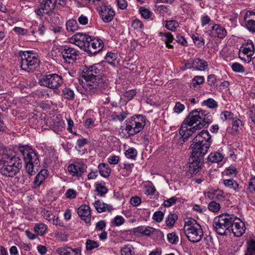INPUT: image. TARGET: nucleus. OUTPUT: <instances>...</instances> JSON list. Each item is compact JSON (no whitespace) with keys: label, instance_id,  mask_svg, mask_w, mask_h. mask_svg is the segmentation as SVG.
I'll use <instances>...</instances> for the list:
<instances>
[{"label":"nucleus","instance_id":"obj_56","mask_svg":"<svg viewBox=\"0 0 255 255\" xmlns=\"http://www.w3.org/2000/svg\"><path fill=\"white\" fill-rule=\"evenodd\" d=\"M217 81L216 76L214 74H211L208 76L207 83L211 87L215 86V83Z\"/></svg>","mask_w":255,"mask_h":255},{"label":"nucleus","instance_id":"obj_48","mask_svg":"<svg viewBox=\"0 0 255 255\" xmlns=\"http://www.w3.org/2000/svg\"><path fill=\"white\" fill-rule=\"evenodd\" d=\"M163 217L164 213L160 211H158L154 213L152 218L156 222L160 223L163 220Z\"/></svg>","mask_w":255,"mask_h":255},{"label":"nucleus","instance_id":"obj_52","mask_svg":"<svg viewBox=\"0 0 255 255\" xmlns=\"http://www.w3.org/2000/svg\"><path fill=\"white\" fill-rule=\"evenodd\" d=\"M177 199L175 197H171L168 199H167L164 202V206L166 207H169L173 205H174Z\"/></svg>","mask_w":255,"mask_h":255},{"label":"nucleus","instance_id":"obj_34","mask_svg":"<svg viewBox=\"0 0 255 255\" xmlns=\"http://www.w3.org/2000/svg\"><path fill=\"white\" fill-rule=\"evenodd\" d=\"M34 232L40 236L44 234L47 230L46 226L42 223L36 224L34 228Z\"/></svg>","mask_w":255,"mask_h":255},{"label":"nucleus","instance_id":"obj_43","mask_svg":"<svg viewBox=\"0 0 255 255\" xmlns=\"http://www.w3.org/2000/svg\"><path fill=\"white\" fill-rule=\"evenodd\" d=\"M231 68L233 71L235 72L243 73L245 72L244 66L237 62L233 63L231 65Z\"/></svg>","mask_w":255,"mask_h":255},{"label":"nucleus","instance_id":"obj_62","mask_svg":"<svg viewBox=\"0 0 255 255\" xmlns=\"http://www.w3.org/2000/svg\"><path fill=\"white\" fill-rule=\"evenodd\" d=\"M76 191L72 189H68L65 193L66 197L70 199L75 198L76 197Z\"/></svg>","mask_w":255,"mask_h":255},{"label":"nucleus","instance_id":"obj_60","mask_svg":"<svg viewBox=\"0 0 255 255\" xmlns=\"http://www.w3.org/2000/svg\"><path fill=\"white\" fill-rule=\"evenodd\" d=\"M127 116V113L124 112H121L119 115H113L112 117L114 120H118L120 121H124Z\"/></svg>","mask_w":255,"mask_h":255},{"label":"nucleus","instance_id":"obj_2","mask_svg":"<svg viewBox=\"0 0 255 255\" xmlns=\"http://www.w3.org/2000/svg\"><path fill=\"white\" fill-rule=\"evenodd\" d=\"M22 164L21 159L11 150L0 154V173L6 177H13L19 172Z\"/></svg>","mask_w":255,"mask_h":255},{"label":"nucleus","instance_id":"obj_1","mask_svg":"<svg viewBox=\"0 0 255 255\" xmlns=\"http://www.w3.org/2000/svg\"><path fill=\"white\" fill-rule=\"evenodd\" d=\"M212 122V116L207 111L202 110L192 111L185 119L181 126L179 133L181 137L179 142L183 144L196 130L201 129L206 124H209Z\"/></svg>","mask_w":255,"mask_h":255},{"label":"nucleus","instance_id":"obj_55","mask_svg":"<svg viewBox=\"0 0 255 255\" xmlns=\"http://www.w3.org/2000/svg\"><path fill=\"white\" fill-rule=\"evenodd\" d=\"M250 19H255V12L252 10H247L244 16V21Z\"/></svg>","mask_w":255,"mask_h":255},{"label":"nucleus","instance_id":"obj_4","mask_svg":"<svg viewBox=\"0 0 255 255\" xmlns=\"http://www.w3.org/2000/svg\"><path fill=\"white\" fill-rule=\"evenodd\" d=\"M235 221V215L229 214H222L214 218L213 226L216 232L221 236L230 233Z\"/></svg>","mask_w":255,"mask_h":255},{"label":"nucleus","instance_id":"obj_3","mask_svg":"<svg viewBox=\"0 0 255 255\" xmlns=\"http://www.w3.org/2000/svg\"><path fill=\"white\" fill-rule=\"evenodd\" d=\"M18 149L22 155L26 173L30 176L35 175L37 170L34 166L39 164L37 153L28 145H19Z\"/></svg>","mask_w":255,"mask_h":255},{"label":"nucleus","instance_id":"obj_25","mask_svg":"<svg viewBox=\"0 0 255 255\" xmlns=\"http://www.w3.org/2000/svg\"><path fill=\"white\" fill-rule=\"evenodd\" d=\"M47 176L48 173L46 170H41L35 177L33 182V188H37L39 187L43 183Z\"/></svg>","mask_w":255,"mask_h":255},{"label":"nucleus","instance_id":"obj_57","mask_svg":"<svg viewBox=\"0 0 255 255\" xmlns=\"http://www.w3.org/2000/svg\"><path fill=\"white\" fill-rule=\"evenodd\" d=\"M185 109V106L180 102H176L174 107V111L175 113L179 114L182 112Z\"/></svg>","mask_w":255,"mask_h":255},{"label":"nucleus","instance_id":"obj_27","mask_svg":"<svg viewBox=\"0 0 255 255\" xmlns=\"http://www.w3.org/2000/svg\"><path fill=\"white\" fill-rule=\"evenodd\" d=\"M159 35L162 37V40L164 41L166 46L168 48L172 49L173 48V45L170 43L172 42L174 40L173 35L169 32H160Z\"/></svg>","mask_w":255,"mask_h":255},{"label":"nucleus","instance_id":"obj_9","mask_svg":"<svg viewBox=\"0 0 255 255\" xmlns=\"http://www.w3.org/2000/svg\"><path fill=\"white\" fill-rule=\"evenodd\" d=\"M100 68V65L98 64L83 67L82 76L86 81L85 83L93 84L102 77Z\"/></svg>","mask_w":255,"mask_h":255},{"label":"nucleus","instance_id":"obj_19","mask_svg":"<svg viewBox=\"0 0 255 255\" xmlns=\"http://www.w3.org/2000/svg\"><path fill=\"white\" fill-rule=\"evenodd\" d=\"M77 214L81 219L85 221L86 223H90L91 213L89 206L85 204L80 206L78 208Z\"/></svg>","mask_w":255,"mask_h":255},{"label":"nucleus","instance_id":"obj_35","mask_svg":"<svg viewBox=\"0 0 255 255\" xmlns=\"http://www.w3.org/2000/svg\"><path fill=\"white\" fill-rule=\"evenodd\" d=\"M177 219L178 216L176 214L174 213L170 214L167 216L165 221L166 225L168 227H172Z\"/></svg>","mask_w":255,"mask_h":255},{"label":"nucleus","instance_id":"obj_11","mask_svg":"<svg viewBox=\"0 0 255 255\" xmlns=\"http://www.w3.org/2000/svg\"><path fill=\"white\" fill-rule=\"evenodd\" d=\"M255 45L253 41L249 40L240 47L239 52V57L246 61L250 62L255 54Z\"/></svg>","mask_w":255,"mask_h":255},{"label":"nucleus","instance_id":"obj_18","mask_svg":"<svg viewBox=\"0 0 255 255\" xmlns=\"http://www.w3.org/2000/svg\"><path fill=\"white\" fill-rule=\"evenodd\" d=\"M232 232L236 237H241L245 232V225L239 218L235 216V221L233 227L230 229V232Z\"/></svg>","mask_w":255,"mask_h":255},{"label":"nucleus","instance_id":"obj_61","mask_svg":"<svg viewBox=\"0 0 255 255\" xmlns=\"http://www.w3.org/2000/svg\"><path fill=\"white\" fill-rule=\"evenodd\" d=\"M141 199L138 196H134L131 198L130 202L133 206H137L141 203Z\"/></svg>","mask_w":255,"mask_h":255},{"label":"nucleus","instance_id":"obj_46","mask_svg":"<svg viewBox=\"0 0 255 255\" xmlns=\"http://www.w3.org/2000/svg\"><path fill=\"white\" fill-rule=\"evenodd\" d=\"M41 213L42 216L49 222H50L52 219H53V218H55V216L52 214L51 211L45 209H44L42 210Z\"/></svg>","mask_w":255,"mask_h":255},{"label":"nucleus","instance_id":"obj_59","mask_svg":"<svg viewBox=\"0 0 255 255\" xmlns=\"http://www.w3.org/2000/svg\"><path fill=\"white\" fill-rule=\"evenodd\" d=\"M145 194L148 196L153 195L155 192V188L153 186H146L145 187Z\"/></svg>","mask_w":255,"mask_h":255},{"label":"nucleus","instance_id":"obj_64","mask_svg":"<svg viewBox=\"0 0 255 255\" xmlns=\"http://www.w3.org/2000/svg\"><path fill=\"white\" fill-rule=\"evenodd\" d=\"M176 41L183 46L187 45V42L185 38L179 34L176 35Z\"/></svg>","mask_w":255,"mask_h":255},{"label":"nucleus","instance_id":"obj_58","mask_svg":"<svg viewBox=\"0 0 255 255\" xmlns=\"http://www.w3.org/2000/svg\"><path fill=\"white\" fill-rule=\"evenodd\" d=\"M192 39L194 43L199 47L203 46L204 44L203 39H201L198 36L193 35L192 36Z\"/></svg>","mask_w":255,"mask_h":255},{"label":"nucleus","instance_id":"obj_44","mask_svg":"<svg viewBox=\"0 0 255 255\" xmlns=\"http://www.w3.org/2000/svg\"><path fill=\"white\" fill-rule=\"evenodd\" d=\"M178 26V23L176 21L171 20L167 22L165 27L169 30L174 31Z\"/></svg>","mask_w":255,"mask_h":255},{"label":"nucleus","instance_id":"obj_36","mask_svg":"<svg viewBox=\"0 0 255 255\" xmlns=\"http://www.w3.org/2000/svg\"><path fill=\"white\" fill-rule=\"evenodd\" d=\"M122 255H132L134 254L133 248L130 245H125L121 249Z\"/></svg>","mask_w":255,"mask_h":255},{"label":"nucleus","instance_id":"obj_5","mask_svg":"<svg viewBox=\"0 0 255 255\" xmlns=\"http://www.w3.org/2000/svg\"><path fill=\"white\" fill-rule=\"evenodd\" d=\"M183 230L188 240L192 243L199 242L203 236L201 226L193 218L187 219L185 221Z\"/></svg>","mask_w":255,"mask_h":255},{"label":"nucleus","instance_id":"obj_40","mask_svg":"<svg viewBox=\"0 0 255 255\" xmlns=\"http://www.w3.org/2000/svg\"><path fill=\"white\" fill-rule=\"evenodd\" d=\"M96 191L98 192V195L100 196H104L107 192V188L103 185L101 183H98L96 184Z\"/></svg>","mask_w":255,"mask_h":255},{"label":"nucleus","instance_id":"obj_53","mask_svg":"<svg viewBox=\"0 0 255 255\" xmlns=\"http://www.w3.org/2000/svg\"><path fill=\"white\" fill-rule=\"evenodd\" d=\"M106 227V223L104 220H100L96 224L95 229L97 231H103Z\"/></svg>","mask_w":255,"mask_h":255},{"label":"nucleus","instance_id":"obj_51","mask_svg":"<svg viewBox=\"0 0 255 255\" xmlns=\"http://www.w3.org/2000/svg\"><path fill=\"white\" fill-rule=\"evenodd\" d=\"M136 92L134 90L126 91L124 93V97L128 101H130L136 95Z\"/></svg>","mask_w":255,"mask_h":255},{"label":"nucleus","instance_id":"obj_31","mask_svg":"<svg viewBox=\"0 0 255 255\" xmlns=\"http://www.w3.org/2000/svg\"><path fill=\"white\" fill-rule=\"evenodd\" d=\"M99 172L100 175L104 177H107L110 175L111 169L109 165L105 163H101L98 166Z\"/></svg>","mask_w":255,"mask_h":255},{"label":"nucleus","instance_id":"obj_17","mask_svg":"<svg viewBox=\"0 0 255 255\" xmlns=\"http://www.w3.org/2000/svg\"><path fill=\"white\" fill-rule=\"evenodd\" d=\"M86 165L82 162H76L71 164L68 166V170L72 176L78 178L82 176L86 169Z\"/></svg>","mask_w":255,"mask_h":255},{"label":"nucleus","instance_id":"obj_14","mask_svg":"<svg viewBox=\"0 0 255 255\" xmlns=\"http://www.w3.org/2000/svg\"><path fill=\"white\" fill-rule=\"evenodd\" d=\"M60 51L63 58L66 62L69 63L76 60L79 55L78 50L67 45L62 46Z\"/></svg>","mask_w":255,"mask_h":255},{"label":"nucleus","instance_id":"obj_30","mask_svg":"<svg viewBox=\"0 0 255 255\" xmlns=\"http://www.w3.org/2000/svg\"><path fill=\"white\" fill-rule=\"evenodd\" d=\"M61 96L64 99L68 101H73L75 98L74 91L67 87L62 90Z\"/></svg>","mask_w":255,"mask_h":255},{"label":"nucleus","instance_id":"obj_21","mask_svg":"<svg viewBox=\"0 0 255 255\" xmlns=\"http://www.w3.org/2000/svg\"><path fill=\"white\" fill-rule=\"evenodd\" d=\"M200 160L194 159L193 161L189 163L187 166L188 169L186 172V176L189 178L198 173L200 170Z\"/></svg>","mask_w":255,"mask_h":255},{"label":"nucleus","instance_id":"obj_37","mask_svg":"<svg viewBox=\"0 0 255 255\" xmlns=\"http://www.w3.org/2000/svg\"><path fill=\"white\" fill-rule=\"evenodd\" d=\"M202 105L206 106L210 109H214L218 107L217 102L212 98H209L206 100H204L202 102Z\"/></svg>","mask_w":255,"mask_h":255},{"label":"nucleus","instance_id":"obj_38","mask_svg":"<svg viewBox=\"0 0 255 255\" xmlns=\"http://www.w3.org/2000/svg\"><path fill=\"white\" fill-rule=\"evenodd\" d=\"M117 58V54L112 52H108L105 57L106 61L112 65H115Z\"/></svg>","mask_w":255,"mask_h":255},{"label":"nucleus","instance_id":"obj_22","mask_svg":"<svg viewBox=\"0 0 255 255\" xmlns=\"http://www.w3.org/2000/svg\"><path fill=\"white\" fill-rule=\"evenodd\" d=\"M196 143H211V136L209 131L203 130L200 131L193 139Z\"/></svg>","mask_w":255,"mask_h":255},{"label":"nucleus","instance_id":"obj_63","mask_svg":"<svg viewBox=\"0 0 255 255\" xmlns=\"http://www.w3.org/2000/svg\"><path fill=\"white\" fill-rule=\"evenodd\" d=\"M120 158L118 156L112 155L108 158V162L111 164H116L118 163Z\"/></svg>","mask_w":255,"mask_h":255},{"label":"nucleus","instance_id":"obj_20","mask_svg":"<svg viewBox=\"0 0 255 255\" xmlns=\"http://www.w3.org/2000/svg\"><path fill=\"white\" fill-rule=\"evenodd\" d=\"M81 251V247L73 249L70 247H63L56 250V253L59 255H82Z\"/></svg>","mask_w":255,"mask_h":255},{"label":"nucleus","instance_id":"obj_24","mask_svg":"<svg viewBox=\"0 0 255 255\" xmlns=\"http://www.w3.org/2000/svg\"><path fill=\"white\" fill-rule=\"evenodd\" d=\"M212 36H217L219 38L223 39L227 35V31L225 28L219 24H215L212 27V31L210 33Z\"/></svg>","mask_w":255,"mask_h":255},{"label":"nucleus","instance_id":"obj_12","mask_svg":"<svg viewBox=\"0 0 255 255\" xmlns=\"http://www.w3.org/2000/svg\"><path fill=\"white\" fill-rule=\"evenodd\" d=\"M210 146V143H196L193 141V143L191 144L190 147L192 148V157L195 159L200 160V157H202L205 154L209 147Z\"/></svg>","mask_w":255,"mask_h":255},{"label":"nucleus","instance_id":"obj_16","mask_svg":"<svg viewBox=\"0 0 255 255\" xmlns=\"http://www.w3.org/2000/svg\"><path fill=\"white\" fill-rule=\"evenodd\" d=\"M88 47H87L85 51L90 54H95L100 52L104 47L103 41L98 38L91 37V40H89Z\"/></svg>","mask_w":255,"mask_h":255},{"label":"nucleus","instance_id":"obj_29","mask_svg":"<svg viewBox=\"0 0 255 255\" xmlns=\"http://www.w3.org/2000/svg\"><path fill=\"white\" fill-rule=\"evenodd\" d=\"M225 186L231 190L237 192L240 188L239 184L233 179H225L223 181Z\"/></svg>","mask_w":255,"mask_h":255},{"label":"nucleus","instance_id":"obj_23","mask_svg":"<svg viewBox=\"0 0 255 255\" xmlns=\"http://www.w3.org/2000/svg\"><path fill=\"white\" fill-rule=\"evenodd\" d=\"M55 5L50 4L48 2L42 1L40 8L35 10V13L39 16H42L43 14H49L54 9Z\"/></svg>","mask_w":255,"mask_h":255},{"label":"nucleus","instance_id":"obj_45","mask_svg":"<svg viewBox=\"0 0 255 255\" xmlns=\"http://www.w3.org/2000/svg\"><path fill=\"white\" fill-rule=\"evenodd\" d=\"M208 207L210 211L213 212H217L220 209L221 206L215 201H212L209 203Z\"/></svg>","mask_w":255,"mask_h":255},{"label":"nucleus","instance_id":"obj_28","mask_svg":"<svg viewBox=\"0 0 255 255\" xmlns=\"http://www.w3.org/2000/svg\"><path fill=\"white\" fill-rule=\"evenodd\" d=\"M193 68L200 71L206 70L208 66L206 61L200 58L193 59Z\"/></svg>","mask_w":255,"mask_h":255},{"label":"nucleus","instance_id":"obj_26","mask_svg":"<svg viewBox=\"0 0 255 255\" xmlns=\"http://www.w3.org/2000/svg\"><path fill=\"white\" fill-rule=\"evenodd\" d=\"M94 205L96 210L99 213H102L107 211L110 212L113 210L111 205L107 204L100 200L96 201L94 203Z\"/></svg>","mask_w":255,"mask_h":255},{"label":"nucleus","instance_id":"obj_41","mask_svg":"<svg viewBox=\"0 0 255 255\" xmlns=\"http://www.w3.org/2000/svg\"><path fill=\"white\" fill-rule=\"evenodd\" d=\"M98 247L99 244L97 242L90 239L87 240L86 242V248L87 251H91Z\"/></svg>","mask_w":255,"mask_h":255},{"label":"nucleus","instance_id":"obj_6","mask_svg":"<svg viewBox=\"0 0 255 255\" xmlns=\"http://www.w3.org/2000/svg\"><path fill=\"white\" fill-rule=\"evenodd\" d=\"M21 69L27 72H33L39 66L40 60L36 54L30 51H20Z\"/></svg>","mask_w":255,"mask_h":255},{"label":"nucleus","instance_id":"obj_7","mask_svg":"<svg viewBox=\"0 0 255 255\" xmlns=\"http://www.w3.org/2000/svg\"><path fill=\"white\" fill-rule=\"evenodd\" d=\"M125 130L129 136H133L139 132L145 126V120L141 115H135L126 121Z\"/></svg>","mask_w":255,"mask_h":255},{"label":"nucleus","instance_id":"obj_8","mask_svg":"<svg viewBox=\"0 0 255 255\" xmlns=\"http://www.w3.org/2000/svg\"><path fill=\"white\" fill-rule=\"evenodd\" d=\"M83 88L90 94L94 93L98 90L101 93L108 95L110 92L109 82L105 77H101L93 84L84 83Z\"/></svg>","mask_w":255,"mask_h":255},{"label":"nucleus","instance_id":"obj_33","mask_svg":"<svg viewBox=\"0 0 255 255\" xmlns=\"http://www.w3.org/2000/svg\"><path fill=\"white\" fill-rule=\"evenodd\" d=\"M66 29L68 31L74 32L78 29V25L76 20L71 19L66 23Z\"/></svg>","mask_w":255,"mask_h":255},{"label":"nucleus","instance_id":"obj_49","mask_svg":"<svg viewBox=\"0 0 255 255\" xmlns=\"http://www.w3.org/2000/svg\"><path fill=\"white\" fill-rule=\"evenodd\" d=\"M125 222L124 218L121 216H117L115 217L112 222L114 226H119Z\"/></svg>","mask_w":255,"mask_h":255},{"label":"nucleus","instance_id":"obj_32","mask_svg":"<svg viewBox=\"0 0 255 255\" xmlns=\"http://www.w3.org/2000/svg\"><path fill=\"white\" fill-rule=\"evenodd\" d=\"M224 156L220 152H216L211 153L208 156V159L211 162H219L223 159Z\"/></svg>","mask_w":255,"mask_h":255},{"label":"nucleus","instance_id":"obj_50","mask_svg":"<svg viewBox=\"0 0 255 255\" xmlns=\"http://www.w3.org/2000/svg\"><path fill=\"white\" fill-rule=\"evenodd\" d=\"M139 11L141 16L146 19L149 18L151 15V12L149 10L143 7L139 8Z\"/></svg>","mask_w":255,"mask_h":255},{"label":"nucleus","instance_id":"obj_54","mask_svg":"<svg viewBox=\"0 0 255 255\" xmlns=\"http://www.w3.org/2000/svg\"><path fill=\"white\" fill-rule=\"evenodd\" d=\"M221 118L223 120H227L233 118V114L229 111H225L221 114Z\"/></svg>","mask_w":255,"mask_h":255},{"label":"nucleus","instance_id":"obj_39","mask_svg":"<svg viewBox=\"0 0 255 255\" xmlns=\"http://www.w3.org/2000/svg\"><path fill=\"white\" fill-rule=\"evenodd\" d=\"M246 27L251 32L255 33V19H250L245 21Z\"/></svg>","mask_w":255,"mask_h":255},{"label":"nucleus","instance_id":"obj_47","mask_svg":"<svg viewBox=\"0 0 255 255\" xmlns=\"http://www.w3.org/2000/svg\"><path fill=\"white\" fill-rule=\"evenodd\" d=\"M167 239L172 244H176L178 242V237L175 233H169L167 235Z\"/></svg>","mask_w":255,"mask_h":255},{"label":"nucleus","instance_id":"obj_13","mask_svg":"<svg viewBox=\"0 0 255 255\" xmlns=\"http://www.w3.org/2000/svg\"><path fill=\"white\" fill-rule=\"evenodd\" d=\"M91 36L83 33L75 34L71 39L70 42L78 46L85 51L89 46V40H91Z\"/></svg>","mask_w":255,"mask_h":255},{"label":"nucleus","instance_id":"obj_10","mask_svg":"<svg viewBox=\"0 0 255 255\" xmlns=\"http://www.w3.org/2000/svg\"><path fill=\"white\" fill-rule=\"evenodd\" d=\"M63 83L62 77L57 74L44 75L39 80L41 86L55 90L60 87Z\"/></svg>","mask_w":255,"mask_h":255},{"label":"nucleus","instance_id":"obj_15","mask_svg":"<svg viewBox=\"0 0 255 255\" xmlns=\"http://www.w3.org/2000/svg\"><path fill=\"white\" fill-rule=\"evenodd\" d=\"M101 6L99 7V13L103 20L105 22L111 21L115 15V12L110 5L107 3H100Z\"/></svg>","mask_w":255,"mask_h":255},{"label":"nucleus","instance_id":"obj_42","mask_svg":"<svg viewBox=\"0 0 255 255\" xmlns=\"http://www.w3.org/2000/svg\"><path fill=\"white\" fill-rule=\"evenodd\" d=\"M137 150L134 148H130L125 152V155L128 158L134 159L137 156Z\"/></svg>","mask_w":255,"mask_h":255}]
</instances>
